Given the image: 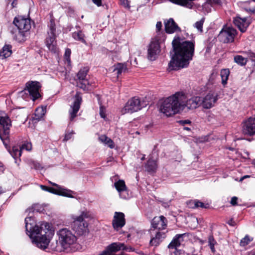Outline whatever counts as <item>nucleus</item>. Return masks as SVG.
I'll return each instance as SVG.
<instances>
[{
  "mask_svg": "<svg viewBox=\"0 0 255 255\" xmlns=\"http://www.w3.org/2000/svg\"><path fill=\"white\" fill-rule=\"evenodd\" d=\"M172 45L174 54L168 64V69L177 70L187 67L194 54V43L176 36L172 41Z\"/></svg>",
  "mask_w": 255,
  "mask_h": 255,
  "instance_id": "1",
  "label": "nucleus"
},
{
  "mask_svg": "<svg viewBox=\"0 0 255 255\" xmlns=\"http://www.w3.org/2000/svg\"><path fill=\"white\" fill-rule=\"evenodd\" d=\"M193 103L192 101H191ZM193 103H190L189 98L183 92H177L164 99L160 105V111L167 117L180 113L184 110L190 111Z\"/></svg>",
  "mask_w": 255,
  "mask_h": 255,
  "instance_id": "2",
  "label": "nucleus"
},
{
  "mask_svg": "<svg viewBox=\"0 0 255 255\" xmlns=\"http://www.w3.org/2000/svg\"><path fill=\"white\" fill-rule=\"evenodd\" d=\"M26 231L31 239L33 243L39 249H46L50 242L48 234L50 232V226L48 223L43 222L41 227L34 224V220L31 217L25 219Z\"/></svg>",
  "mask_w": 255,
  "mask_h": 255,
  "instance_id": "3",
  "label": "nucleus"
},
{
  "mask_svg": "<svg viewBox=\"0 0 255 255\" xmlns=\"http://www.w3.org/2000/svg\"><path fill=\"white\" fill-rule=\"evenodd\" d=\"M58 241L65 250L75 251L77 250V238L72 232L67 229L62 228L57 232Z\"/></svg>",
  "mask_w": 255,
  "mask_h": 255,
  "instance_id": "4",
  "label": "nucleus"
},
{
  "mask_svg": "<svg viewBox=\"0 0 255 255\" xmlns=\"http://www.w3.org/2000/svg\"><path fill=\"white\" fill-rule=\"evenodd\" d=\"M217 95L215 93H209L204 98L200 96H192L189 98L190 103L193 105L190 108L191 110H195L200 106L204 109H209L213 107L217 101Z\"/></svg>",
  "mask_w": 255,
  "mask_h": 255,
  "instance_id": "5",
  "label": "nucleus"
},
{
  "mask_svg": "<svg viewBox=\"0 0 255 255\" xmlns=\"http://www.w3.org/2000/svg\"><path fill=\"white\" fill-rule=\"evenodd\" d=\"M91 217L90 212L87 210L81 212L79 216H72L73 222L71 223V227L73 230L79 235H82L87 233L88 230V224L84 221V219Z\"/></svg>",
  "mask_w": 255,
  "mask_h": 255,
  "instance_id": "6",
  "label": "nucleus"
},
{
  "mask_svg": "<svg viewBox=\"0 0 255 255\" xmlns=\"http://www.w3.org/2000/svg\"><path fill=\"white\" fill-rule=\"evenodd\" d=\"M145 106L146 104L143 101H141L138 98L133 97L127 102L121 112L123 114L133 113L140 110Z\"/></svg>",
  "mask_w": 255,
  "mask_h": 255,
  "instance_id": "7",
  "label": "nucleus"
},
{
  "mask_svg": "<svg viewBox=\"0 0 255 255\" xmlns=\"http://www.w3.org/2000/svg\"><path fill=\"white\" fill-rule=\"evenodd\" d=\"M40 85L39 82L29 81L26 83L25 87L21 94H22L23 92L26 93V92H28L31 99L34 101L40 97Z\"/></svg>",
  "mask_w": 255,
  "mask_h": 255,
  "instance_id": "8",
  "label": "nucleus"
},
{
  "mask_svg": "<svg viewBox=\"0 0 255 255\" xmlns=\"http://www.w3.org/2000/svg\"><path fill=\"white\" fill-rule=\"evenodd\" d=\"M237 34V30L231 27H224L219 34V38L222 42L227 43L234 41V38Z\"/></svg>",
  "mask_w": 255,
  "mask_h": 255,
  "instance_id": "9",
  "label": "nucleus"
},
{
  "mask_svg": "<svg viewBox=\"0 0 255 255\" xmlns=\"http://www.w3.org/2000/svg\"><path fill=\"white\" fill-rule=\"evenodd\" d=\"M13 23L19 30L18 34L23 35V32L27 31L31 28L30 19L24 18L21 16L15 17Z\"/></svg>",
  "mask_w": 255,
  "mask_h": 255,
  "instance_id": "10",
  "label": "nucleus"
},
{
  "mask_svg": "<svg viewBox=\"0 0 255 255\" xmlns=\"http://www.w3.org/2000/svg\"><path fill=\"white\" fill-rule=\"evenodd\" d=\"M121 250L127 252L132 251L131 248L127 247L124 243L117 242L113 243L108 246L100 255H113V253L117 252Z\"/></svg>",
  "mask_w": 255,
  "mask_h": 255,
  "instance_id": "11",
  "label": "nucleus"
},
{
  "mask_svg": "<svg viewBox=\"0 0 255 255\" xmlns=\"http://www.w3.org/2000/svg\"><path fill=\"white\" fill-rule=\"evenodd\" d=\"M184 235V234L176 235L169 244L168 248L170 250V255H184L183 251L177 249V248L180 246L181 242L183 240L182 237Z\"/></svg>",
  "mask_w": 255,
  "mask_h": 255,
  "instance_id": "12",
  "label": "nucleus"
},
{
  "mask_svg": "<svg viewBox=\"0 0 255 255\" xmlns=\"http://www.w3.org/2000/svg\"><path fill=\"white\" fill-rule=\"evenodd\" d=\"M151 239L150 245L152 246H157L166 237V232L164 231L149 230Z\"/></svg>",
  "mask_w": 255,
  "mask_h": 255,
  "instance_id": "13",
  "label": "nucleus"
},
{
  "mask_svg": "<svg viewBox=\"0 0 255 255\" xmlns=\"http://www.w3.org/2000/svg\"><path fill=\"white\" fill-rule=\"evenodd\" d=\"M242 132L247 135L253 136L255 134V118L251 117L243 122Z\"/></svg>",
  "mask_w": 255,
  "mask_h": 255,
  "instance_id": "14",
  "label": "nucleus"
},
{
  "mask_svg": "<svg viewBox=\"0 0 255 255\" xmlns=\"http://www.w3.org/2000/svg\"><path fill=\"white\" fill-rule=\"evenodd\" d=\"M160 52V47L158 41H151L147 49V58L151 60H155Z\"/></svg>",
  "mask_w": 255,
  "mask_h": 255,
  "instance_id": "15",
  "label": "nucleus"
},
{
  "mask_svg": "<svg viewBox=\"0 0 255 255\" xmlns=\"http://www.w3.org/2000/svg\"><path fill=\"white\" fill-rule=\"evenodd\" d=\"M114 186L119 193V196L123 199H128L130 196L125 182L123 180H118L114 183Z\"/></svg>",
  "mask_w": 255,
  "mask_h": 255,
  "instance_id": "16",
  "label": "nucleus"
},
{
  "mask_svg": "<svg viewBox=\"0 0 255 255\" xmlns=\"http://www.w3.org/2000/svg\"><path fill=\"white\" fill-rule=\"evenodd\" d=\"M87 71V70L84 68L80 69L77 74L78 81L77 82V86L85 91L89 90L88 87L89 82L86 79Z\"/></svg>",
  "mask_w": 255,
  "mask_h": 255,
  "instance_id": "17",
  "label": "nucleus"
},
{
  "mask_svg": "<svg viewBox=\"0 0 255 255\" xmlns=\"http://www.w3.org/2000/svg\"><path fill=\"white\" fill-rule=\"evenodd\" d=\"M167 227V220L163 216L155 217L151 222L153 230L164 231Z\"/></svg>",
  "mask_w": 255,
  "mask_h": 255,
  "instance_id": "18",
  "label": "nucleus"
},
{
  "mask_svg": "<svg viewBox=\"0 0 255 255\" xmlns=\"http://www.w3.org/2000/svg\"><path fill=\"white\" fill-rule=\"evenodd\" d=\"M81 102L82 97L77 92L75 96L74 102L73 105L71 106V108L69 111L70 119L71 121H73L74 119L77 116V114L80 108Z\"/></svg>",
  "mask_w": 255,
  "mask_h": 255,
  "instance_id": "19",
  "label": "nucleus"
},
{
  "mask_svg": "<svg viewBox=\"0 0 255 255\" xmlns=\"http://www.w3.org/2000/svg\"><path fill=\"white\" fill-rule=\"evenodd\" d=\"M126 223L125 215L123 213L116 212L113 220L112 224L114 228L118 230L124 226Z\"/></svg>",
  "mask_w": 255,
  "mask_h": 255,
  "instance_id": "20",
  "label": "nucleus"
},
{
  "mask_svg": "<svg viewBox=\"0 0 255 255\" xmlns=\"http://www.w3.org/2000/svg\"><path fill=\"white\" fill-rule=\"evenodd\" d=\"M235 25L238 27L241 32H245L250 24V21L246 17L242 18L236 16L233 20Z\"/></svg>",
  "mask_w": 255,
  "mask_h": 255,
  "instance_id": "21",
  "label": "nucleus"
},
{
  "mask_svg": "<svg viewBox=\"0 0 255 255\" xmlns=\"http://www.w3.org/2000/svg\"><path fill=\"white\" fill-rule=\"evenodd\" d=\"M165 30L167 33H173L175 32L180 31L181 29L175 23L173 18H170L164 21Z\"/></svg>",
  "mask_w": 255,
  "mask_h": 255,
  "instance_id": "22",
  "label": "nucleus"
},
{
  "mask_svg": "<svg viewBox=\"0 0 255 255\" xmlns=\"http://www.w3.org/2000/svg\"><path fill=\"white\" fill-rule=\"evenodd\" d=\"M56 35H48L46 39V45L48 49L53 53L58 52V48L57 47Z\"/></svg>",
  "mask_w": 255,
  "mask_h": 255,
  "instance_id": "23",
  "label": "nucleus"
},
{
  "mask_svg": "<svg viewBox=\"0 0 255 255\" xmlns=\"http://www.w3.org/2000/svg\"><path fill=\"white\" fill-rule=\"evenodd\" d=\"M50 183L57 187V191L56 193V195H60L69 198H73L74 196H73V194L74 193L73 191L64 188V187L60 186L58 185V184L50 182Z\"/></svg>",
  "mask_w": 255,
  "mask_h": 255,
  "instance_id": "24",
  "label": "nucleus"
},
{
  "mask_svg": "<svg viewBox=\"0 0 255 255\" xmlns=\"http://www.w3.org/2000/svg\"><path fill=\"white\" fill-rule=\"evenodd\" d=\"M127 70V67L125 64L118 63L113 67V75L118 78L122 73L125 72Z\"/></svg>",
  "mask_w": 255,
  "mask_h": 255,
  "instance_id": "25",
  "label": "nucleus"
},
{
  "mask_svg": "<svg viewBox=\"0 0 255 255\" xmlns=\"http://www.w3.org/2000/svg\"><path fill=\"white\" fill-rule=\"evenodd\" d=\"M46 113V107H40L36 109L34 116L33 117V120L39 121L44 116Z\"/></svg>",
  "mask_w": 255,
  "mask_h": 255,
  "instance_id": "26",
  "label": "nucleus"
},
{
  "mask_svg": "<svg viewBox=\"0 0 255 255\" xmlns=\"http://www.w3.org/2000/svg\"><path fill=\"white\" fill-rule=\"evenodd\" d=\"M12 53L11 46L9 45H5L0 51V58L3 59L9 57Z\"/></svg>",
  "mask_w": 255,
  "mask_h": 255,
  "instance_id": "27",
  "label": "nucleus"
},
{
  "mask_svg": "<svg viewBox=\"0 0 255 255\" xmlns=\"http://www.w3.org/2000/svg\"><path fill=\"white\" fill-rule=\"evenodd\" d=\"M145 169L149 172H154L157 168L156 161L152 159H149L145 166Z\"/></svg>",
  "mask_w": 255,
  "mask_h": 255,
  "instance_id": "28",
  "label": "nucleus"
},
{
  "mask_svg": "<svg viewBox=\"0 0 255 255\" xmlns=\"http://www.w3.org/2000/svg\"><path fill=\"white\" fill-rule=\"evenodd\" d=\"M49 249L52 251L61 252L65 250L64 247L62 246V244H60L58 240H56L55 242L51 243L50 245Z\"/></svg>",
  "mask_w": 255,
  "mask_h": 255,
  "instance_id": "29",
  "label": "nucleus"
},
{
  "mask_svg": "<svg viewBox=\"0 0 255 255\" xmlns=\"http://www.w3.org/2000/svg\"><path fill=\"white\" fill-rule=\"evenodd\" d=\"M99 140L107 145L111 148H113L115 147L114 141L110 138L108 137L105 135H102L99 137Z\"/></svg>",
  "mask_w": 255,
  "mask_h": 255,
  "instance_id": "30",
  "label": "nucleus"
},
{
  "mask_svg": "<svg viewBox=\"0 0 255 255\" xmlns=\"http://www.w3.org/2000/svg\"><path fill=\"white\" fill-rule=\"evenodd\" d=\"M72 37L76 40L80 41L87 45V42L85 39V36L82 31L79 30L78 31L73 32L72 33Z\"/></svg>",
  "mask_w": 255,
  "mask_h": 255,
  "instance_id": "31",
  "label": "nucleus"
},
{
  "mask_svg": "<svg viewBox=\"0 0 255 255\" xmlns=\"http://www.w3.org/2000/svg\"><path fill=\"white\" fill-rule=\"evenodd\" d=\"M229 75L230 71L229 69H224L221 70L220 72V75L222 79V83L224 86L227 84Z\"/></svg>",
  "mask_w": 255,
  "mask_h": 255,
  "instance_id": "32",
  "label": "nucleus"
},
{
  "mask_svg": "<svg viewBox=\"0 0 255 255\" xmlns=\"http://www.w3.org/2000/svg\"><path fill=\"white\" fill-rule=\"evenodd\" d=\"M21 148L17 146H13L11 151H10V153L14 159H16L21 156Z\"/></svg>",
  "mask_w": 255,
  "mask_h": 255,
  "instance_id": "33",
  "label": "nucleus"
},
{
  "mask_svg": "<svg viewBox=\"0 0 255 255\" xmlns=\"http://www.w3.org/2000/svg\"><path fill=\"white\" fill-rule=\"evenodd\" d=\"M245 4L246 5L245 9L247 11L252 12H255V0H250L246 1Z\"/></svg>",
  "mask_w": 255,
  "mask_h": 255,
  "instance_id": "34",
  "label": "nucleus"
},
{
  "mask_svg": "<svg viewBox=\"0 0 255 255\" xmlns=\"http://www.w3.org/2000/svg\"><path fill=\"white\" fill-rule=\"evenodd\" d=\"M235 62L241 66H244L247 62V59L241 55H237L234 57Z\"/></svg>",
  "mask_w": 255,
  "mask_h": 255,
  "instance_id": "35",
  "label": "nucleus"
},
{
  "mask_svg": "<svg viewBox=\"0 0 255 255\" xmlns=\"http://www.w3.org/2000/svg\"><path fill=\"white\" fill-rule=\"evenodd\" d=\"M208 245L211 249L212 253L215 252V245L217 244L216 241L214 239L212 235L208 237Z\"/></svg>",
  "mask_w": 255,
  "mask_h": 255,
  "instance_id": "36",
  "label": "nucleus"
},
{
  "mask_svg": "<svg viewBox=\"0 0 255 255\" xmlns=\"http://www.w3.org/2000/svg\"><path fill=\"white\" fill-rule=\"evenodd\" d=\"M253 239L251 238L249 236L246 235L243 239L241 240L240 246L242 247H245L249 245L250 242L253 241Z\"/></svg>",
  "mask_w": 255,
  "mask_h": 255,
  "instance_id": "37",
  "label": "nucleus"
},
{
  "mask_svg": "<svg viewBox=\"0 0 255 255\" xmlns=\"http://www.w3.org/2000/svg\"><path fill=\"white\" fill-rule=\"evenodd\" d=\"M205 21V18H202L200 20L197 21L194 25L195 28H196L198 31L200 32H203V25Z\"/></svg>",
  "mask_w": 255,
  "mask_h": 255,
  "instance_id": "38",
  "label": "nucleus"
},
{
  "mask_svg": "<svg viewBox=\"0 0 255 255\" xmlns=\"http://www.w3.org/2000/svg\"><path fill=\"white\" fill-rule=\"evenodd\" d=\"M71 51L69 48H67L65 50L64 53V60L65 62H66L68 65H70L71 60H70V55H71Z\"/></svg>",
  "mask_w": 255,
  "mask_h": 255,
  "instance_id": "39",
  "label": "nucleus"
},
{
  "mask_svg": "<svg viewBox=\"0 0 255 255\" xmlns=\"http://www.w3.org/2000/svg\"><path fill=\"white\" fill-rule=\"evenodd\" d=\"M49 31L48 32V35H55V24L53 20H50V24L49 25Z\"/></svg>",
  "mask_w": 255,
  "mask_h": 255,
  "instance_id": "40",
  "label": "nucleus"
},
{
  "mask_svg": "<svg viewBox=\"0 0 255 255\" xmlns=\"http://www.w3.org/2000/svg\"><path fill=\"white\" fill-rule=\"evenodd\" d=\"M191 203L192 204L191 205V207L193 208H196L198 207L205 208L203 203L197 200H194L191 202Z\"/></svg>",
  "mask_w": 255,
  "mask_h": 255,
  "instance_id": "41",
  "label": "nucleus"
},
{
  "mask_svg": "<svg viewBox=\"0 0 255 255\" xmlns=\"http://www.w3.org/2000/svg\"><path fill=\"white\" fill-rule=\"evenodd\" d=\"M40 188L42 190L49 192L50 193L56 194L57 188H53L52 187H48L44 185H40Z\"/></svg>",
  "mask_w": 255,
  "mask_h": 255,
  "instance_id": "42",
  "label": "nucleus"
},
{
  "mask_svg": "<svg viewBox=\"0 0 255 255\" xmlns=\"http://www.w3.org/2000/svg\"><path fill=\"white\" fill-rule=\"evenodd\" d=\"M100 115L102 118L106 119V108L101 105L100 107Z\"/></svg>",
  "mask_w": 255,
  "mask_h": 255,
  "instance_id": "43",
  "label": "nucleus"
},
{
  "mask_svg": "<svg viewBox=\"0 0 255 255\" xmlns=\"http://www.w3.org/2000/svg\"><path fill=\"white\" fill-rule=\"evenodd\" d=\"M21 148V150L25 149L27 151H30L32 149V145L31 143L26 142L22 144V145L20 147Z\"/></svg>",
  "mask_w": 255,
  "mask_h": 255,
  "instance_id": "44",
  "label": "nucleus"
},
{
  "mask_svg": "<svg viewBox=\"0 0 255 255\" xmlns=\"http://www.w3.org/2000/svg\"><path fill=\"white\" fill-rule=\"evenodd\" d=\"M121 5L126 8H130L129 1L128 0H120Z\"/></svg>",
  "mask_w": 255,
  "mask_h": 255,
  "instance_id": "45",
  "label": "nucleus"
},
{
  "mask_svg": "<svg viewBox=\"0 0 255 255\" xmlns=\"http://www.w3.org/2000/svg\"><path fill=\"white\" fill-rule=\"evenodd\" d=\"M74 132L73 131H71V132H68V133H66L65 135V137H64V141H67L68 140L70 139L71 138L73 134H74Z\"/></svg>",
  "mask_w": 255,
  "mask_h": 255,
  "instance_id": "46",
  "label": "nucleus"
},
{
  "mask_svg": "<svg viewBox=\"0 0 255 255\" xmlns=\"http://www.w3.org/2000/svg\"><path fill=\"white\" fill-rule=\"evenodd\" d=\"M237 201H238V198L237 197L234 196L232 198L231 201H230V203L233 206L237 205Z\"/></svg>",
  "mask_w": 255,
  "mask_h": 255,
  "instance_id": "47",
  "label": "nucleus"
},
{
  "mask_svg": "<svg viewBox=\"0 0 255 255\" xmlns=\"http://www.w3.org/2000/svg\"><path fill=\"white\" fill-rule=\"evenodd\" d=\"M179 123L181 125H182L183 126H184V125H185L186 124H190L191 123V121L188 120H181V121H180L179 122Z\"/></svg>",
  "mask_w": 255,
  "mask_h": 255,
  "instance_id": "48",
  "label": "nucleus"
},
{
  "mask_svg": "<svg viewBox=\"0 0 255 255\" xmlns=\"http://www.w3.org/2000/svg\"><path fill=\"white\" fill-rule=\"evenodd\" d=\"M162 27V23L160 21H158L156 24V28L157 30L159 31Z\"/></svg>",
  "mask_w": 255,
  "mask_h": 255,
  "instance_id": "49",
  "label": "nucleus"
},
{
  "mask_svg": "<svg viewBox=\"0 0 255 255\" xmlns=\"http://www.w3.org/2000/svg\"><path fill=\"white\" fill-rule=\"evenodd\" d=\"M227 224H228L230 226H235L236 225V223L233 219H231L230 220H229L228 221Z\"/></svg>",
  "mask_w": 255,
  "mask_h": 255,
  "instance_id": "50",
  "label": "nucleus"
},
{
  "mask_svg": "<svg viewBox=\"0 0 255 255\" xmlns=\"http://www.w3.org/2000/svg\"><path fill=\"white\" fill-rule=\"evenodd\" d=\"M93 2L95 3L97 6H101L102 4L101 0H92Z\"/></svg>",
  "mask_w": 255,
  "mask_h": 255,
  "instance_id": "51",
  "label": "nucleus"
},
{
  "mask_svg": "<svg viewBox=\"0 0 255 255\" xmlns=\"http://www.w3.org/2000/svg\"><path fill=\"white\" fill-rule=\"evenodd\" d=\"M210 2L212 3L218 4L220 2V0H209Z\"/></svg>",
  "mask_w": 255,
  "mask_h": 255,
  "instance_id": "52",
  "label": "nucleus"
},
{
  "mask_svg": "<svg viewBox=\"0 0 255 255\" xmlns=\"http://www.w3.org/2000/svg\"><path fill=\"white\" fill-rule=\"evenodd\" d=\"M4 168L2 164L0 162V173H1L3 171Z\"/></svg>",
  "mask_w": 255,
  "mask_h": 255,
  "instance_id": "53",
  "label": "nucleus"
},
{
  "mask_svg": "<svg viewBox=\"0 0 255 255\" xmlns=\"http://www.w3.org/2000/svg\"><path fill=\"white\" fill-rule=\"evenodd\" d=\"M248 255H255V251H251L249 252Z\"/></svg>",
  "mask_w": 255,
  "mask_h": 255,
  "instance_id": "54",
  "label": "nucleus"
},
{
  "mask_svg": "<svg viewBox=\"0 0 255 255\" xmlns=\"http://www.w3.org/2000/svg\"><path fill=\"white\" fill-rule=\"evenodd\" d=\"M249 176H248V175H246V176H244L243 177H242L241 179H240V181H243L244 179L245 178H247V177H249Z\"/></svg>",
  "mask_w": 255,
  "mask_h": 255,
  "instance_id": "55",
  "label": "nucleus"
},
{
  "mask_svg": "<svg viewBox=\"0 0 255 255\" xmlns=\"http://www.w3.org/2000/svg\"><path fill=\"white\" fill-rule=\"evenodd\" d=\"M184 129L187 130H190V128H188V127H184Z\"/></svg>",
  "mask_w": 255,
  "mask_h": 255,
  "instance_id": "56",
  "label": "nucleus"
},
{
  "mask_svg": "<svg viewBox=\"0 0 255 255\" xmlns=\"http://www.w3.org/2000/svg\"><path fill=\"white\" fill-rule=\"evenodd\" d=\"M145 158V155H143L142 157H141V160H144Z\"/></svg>",
  "mask_w": 255,
  "mask_h": 255,
  "instance_id": "57",
  "label": "nucleus"
},
{
  "mask_svg": "<svg viewBox=\"0 0 255 255\" xmlns=\"http://www.w3.org/2000/svg\"><path fill=\"white\" fill-rule=\"evenodd\" d=\"M4 191H3V190L2 189L1 187H0V194H1V193H2Z\"/></svg>",
  "mask_w": 255,
  "mask_h": 255,
  "instance_id": "58",
  "label": "nucleus"
},
{
  "mask_svg": "<svg viewBox=\"0 0 255 255\" xmlns=\"http://www.w3.org/2000/svg\"><path fill=\"white\" fill-rule=\"evenodd\" d=\"M14 4H15V2H14V1H13L12 2V3H11V5H12V7H14L15 6V5H14Z\"/></svg>",
  "mask_w": 255,
  "mask_h": 255,
  "instance_id": "59",
  "label": "nucleus"
},
{
  "mask_svg": "<svg viewBox=\"0 0 255 255\" xmlns=\"http://www.w3.org/2000/svg\"><path fill=\"white\" fill-rule=\"evenodd\" d=\"M208 5V3H205L204 4L203 6V7H205L206 5Z\"/></svg>",
  "mask_w": 255,
  "mask_h": 255,
  "instance_id": "60",
  "label": "nucleus"
},
{
  "mask_svg": "<svg viewBox=\"0 0 255 255\" xmlns=\"http://www.w3.org/2000/svg\"><path fill=\"white\" fill-rule=\"evenodd\" d=\"M11 32L12 33H14V32H13V31H12V30L11 31Z\"/></svg>",
  "mask_w": 255,
  "mask_h": 255,
  "instance_id": "61",
  "label": "nucleus"
}]
</instances>
